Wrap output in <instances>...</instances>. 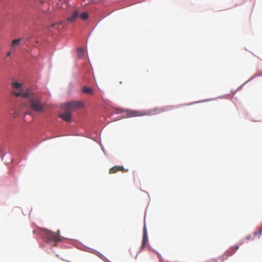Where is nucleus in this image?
Wrapping results in <instances>:
<instances>
[{
    "instance_id": "f257e3e1",
    "label": "nucleus",
    "mask_w": 262,
    "mask_h": 262,
    "mask_svg": "<svg viewBox=\"0 0 262 262\" xmlns=\"http://www.w3.org/2000/svg\"><path fill=\"white\" fill-rule=\"evenodd\" d=\"M14 95L17 97L21 96L29 100L30 108L36 112H42L45 109L44 104L41 102V98L35 96L30 89L21 90L19 92H13Z\"/></svg>"
},
{
    "instance_id": "f03ea898",
    "label": "nucleus",
    "mask_w": 262,
    "mask_h": 262,
    "mask_svg": "<svg viewBox=\"0 0 262 262\" xmlns=\"http://www.w3.org/2000/svg\"><path fill=\"white\" fill-rule=\"evenodd\" d=\"M160 111V108H155L148 112H143L141 111H128L126 113V116L128 117H135L143 116H149L154 114L156 112Z\"/></svg>"
},
{
    "instance_id": "7ed1b4c3",
    "label": "nucleus",
    "mask_w": 262,
    "mask_h": 262,
    "mask_svg": "<svg viewBox=\"0 0 262 262\" xmlns=\"http://www.w3.org/2000/svg\"><path fill=\"white\" fill-rule=\"evenodd\" d=\"M84 106V103L81 101H72L64 104V109L66 111L73 112L81 109Z\"/></svg>"
},
{
    "instance_id": "20e7f679",
    "label": "nucleus",
    "mask_w": 262,
    "mask_h": 262,
    "mask_svg": "<svg viewBox=\"0 0 262 262\" xmlns=\"http://www.w3.org/2000/svg\"><path fill=\"white\" fill-rule=\"evenodd\" d=\"M46 234V239L48 243H51L52 242L55 243L54 246H56L57 242L61 241L63 237L60 235H57L51 231L48 230H44Z\"/></svg>"
},
{
    "instance_id": "39448f33",
    "label": "nucleus",
    "mask_w": 262,
    "mask_h": 262,
    "mask_svg": "<svg viewBox=\"0 0 262 262\" xmlns=\"http://www.w3.org/2000/svg\"><path fill=\"white\" fill-rule=\"evenodd\" d=\"M10 85L12 87V94L14 95L13 92L16 91L17 92H19L21 90H26L27 89H24L21 88L22 83H18V82H13L10 83ZM28 88H27L28 89Z\"/></svg>"
},
{
    "instance_id": "423d86ee",
    "label": "nucleus",
    "mask_w": 262,
    "mask_h": 262,
    "mask_svg": "<svg viewBox=\"0 0 262 262\" xmlns=\"http://www.w3.org/2000/svg\"><path fill=\"white\" fill-rule=\"evenodd\" d=\"M119 171H121L122 172H127L128 169H124L123 166H115L110 168L109 173L110 174H113Z\"/></svg>"
},
{
    "instance_id": "0eeeda50",
    "label": "nucleus",
    "mask_w": 262,
    "mask_h": 262,
    "mask_svg": "<svg viewBox=\"0 0 262 262\" xmlns=\"http://www.w3.org/2000/svg\"><path fill=\"white\" fill-rule=\"evenodd\" d=\"M79 16V12L75 10L73 12L71 16L68 18V21L71 23L75 21Z\"/></svg>"
},
{
    "instance_id": "6e6552de",
    "label": "nucleus",
    "mask_w": 262,
    "mask_h": 262,
    "mask_svg": "<svg viewBox=\"0 0 262 262\" xmlns=\"http://www.w3.org/2000/svg\"><path fill=\"white\" fill-rule=\"evenodd\" d=\"M70 112V111H66L65 113L60 114L59 117L67 122L70 121L71 120V114Z\"/></svg>"
},
{
    "instance_id": "1a4fd4ad",
    "label": "nucleus",
    "mask_w": 262,
    "mask_h": 262,
    "mask_svg": "<svg viewBox=\"0 0 262 262\" xmlns=\"http://www.w3.org/2000/svg\"><path fill=\"white\" fill-rule=\"evenodd\" d=\"M147 241H148L147 232L146 227L144 226V229H143V240H142V246L143 247H144L146 245V244L147 242Z\"/></svg>"
},
{
    "instance_id": "9d476101",
    "label": "nucleus",
    "mask_w": 262,
    "mask_h": 262,
    "mask_svg": "<svg viewBox=\"0 0 262 262\" xmlns=\"http://www.w3.org/2000/svg\"><path fill=\"white\" fill-rule=\"evenodd\" d=\"M81 91L84 94H89L91 95H93L94 94V90L92 88L83 86L82 89Z\"/></svg>"
},
{
    "instance_id": "9b49d317",
    "label": "nucleus",
    "mask_w": 262,
    "mask_h": 262,
    "mask_svg": "<svg viewBox=\"0 0 262 262\" xmlns=\"http://www.w3.org/2000/svg\"><path fill=\"white\" fill-rule=\"evenodd\" d=\"M21 40V38H18V39H14L12 42L11 46L13 48H14L16 46H19Z\"/></svg>"
},
{
    "instance_id": "f8f14e48",
    "label": "nucleus",
    "mask_w": 262,
    "mask_h": 262,
    "mask_svg": "<svg viewBox=\"0 0 262 262\" xmlns=\"http://www.w3.org/2000/svg\"><path fill=\"white\" fill-rule=\"evenodd\" d=\"M84 54V49L82 48H78L77 49V56L79 58H81Z\"/></svg>"
},
{
    "instance_id": "ddd939ff",
    "label": "nucleus",
    "mask_w": 262,
    "mask_h": 262,
    "mask_svg": "<svg viewBox=\"0 0 262 262\" xmlns=\"http://www.w3.org/2000/svg\"><path fill=\"white\" fill-rule=\"evenodd\" d=\"M79 17H80L81 19L85 20L88 18L89 14L87 12H84L79 15Z\"/></svg>"
},
{
    "instance_id": "4468645a",
    "label": "nucleus",
    "mask_w": 262,
    "mask_h": 262,
    "mask_svg": "<svg viewBox=\"0 0 262 262\" xmlns=\"http://www.w3.org/2000/svg\"><path fill=\"white\" fill-rule=\"evenodd\" d=\"M261 233H262L261 229H258L257 231H255L254 232V235H256L257 234H258V238L259 239L260 237V236L261 235Z\"/></svg>"
},
{
    "instance_id": "2eb2a0df",
    "label": "nucleus",
    "mask_w": 262,
    "mask_h": 262,
    "mask_svg": "<svg viewBox=\"0 0 262 262\" xmlns=\"http://www.w3.org/2000/svg\"><path fill=\"white\" fill-rule=\"evenodd\" d=\"M234 252H230L229 250L228 251H227L226 252H225V254H226L227 256H231L233 254V253H234Z\"/></svg>"
},
{
    "instance_id": "dca6fc26",
    "label": "nucleus",
    "mask_w": 262,
    "mask_h": 262,
    "mask_svg": "<svg viewBox=\"0 0 262 262\" xmlns=\"http://www.w3.org/2000/svg\"><path fill=\"white\" fill-rule=\"evenodd\" d=\"M233 248H234L235 250H237V249H239V246L238 245H236Z\"/></svg>"
},
{
    "instance_id": "f3484780",
    "label": "nucleus",
    "mask_w": 262,
    "mask_h": 262,
    "mask_svg": "<svg viewBox=\"0 0 262 262\" xmlns=\"http://www.w3.org/2000/svg\"><path fill=\"white\" fill-rule=\"evenodd\" d=\"M55 234H57V235H60V234H60V231H59V230H57V231L56 233H55Z\"/></svg>"
},
{
    "instance_id": "a211bd4d",
    "label": "nucleus",
    "mask_w": 262,
    "mask_h": 262,
    "mask_svg": "<svg viewBox=\"0 0 262 262\" xmlns=\"http://www.w3.org/2000/svg\"><path fill=\"white\" fill-rule=\"evenodd\" d=\"M10 55H11V52H8L7 53V56H10Z\"/></svg>"
},
{
    "instance_id": "6ab92c4d",
    "label": "nucleus",
    "mask_w": 262,
    "mask_h": 262,
    "mask_svg": "<svg viewBox=\"0 0 262 262\" xmlns=\"http://www.w3.org/2000/svg\"><path fill=\"white\" fill-rule=\"evenodd\" d=\"M27 114H29V113L28 112L25 113V115H26Z\"/></svg>"
}]
</instances>
